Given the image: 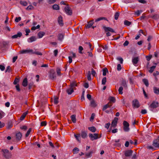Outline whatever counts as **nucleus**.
<instances>
[{
  "mask_svg": "<svg viewBox=\"0 0 159 159\" xmlns=\"http://www.w3.org/2000/svg\"><path fill=\"white\" fill-rule=\"evenodd\" d=\"M159 106V103L158 102L154 101L150 104L149 106L150 110L153 111L155 108L158 107Z\"/></svg>",
  "mask_w": 159,
  "mask_h": 159,
  "instance_id": "f257e3e1",
  "label": "nucleus"
},
{
  "mask_svg": "<svg viewBox=\"0 0 159 159\" xmlns=\"http://www.w3.org/2000/svg\"><path fill=\"white\" fill-rule=\"evenodd\" d=\"M89 136L90 140L92 141L96 140L101 137V136H98V134L97 133H94L93 134H89Z\"/></svg>",
  "mask_w": 159,
  "mask_h": 159,
  "instance_id": "f03ea898",
  "label": "nucleus"
},
{
  "mask_svg": "<svg viewBox=\"0 0 159 159\" xmlns=\"http://www.w3.org/2000/svg\"><path fill=\"white\" fill-rule=\"evenodd\" d=\"M2 152H3V155L6 158H8L10 157L8 150L6 149H3L2 150Z\"/></svg>",
  "mask_w": 159,
  "mask_h": 159,
  "instance_id": "7ed1b4c3",
  "label": "nucleus"
},
{
  "mask_svg": "<svg viewBox=\"0 0 159 159\" xmlns=\"http://www.w3.org/2000/svg\"><path fill=\"white\" fill-rule=\"evenodd\" d=\"M123 124L124 127V131L126 132L128 131L129 130V123L126 121H123Z\"/></svg>",
  "mask_w": 159,
  "mask_h": 159,
  "instance_id": "20e7f679",
  "label": "nucleus"
},
{
  "mask_svg": "<svg viewBox=\"0 0 159 159\" xmlns=\"http://www.w3.org/2000/svg\"><path fill=\"white\" fill-rule=\"evenodd\" d=\"M65 12L68 15H71L72 14V11L71 8L68 6L65 7L64 8Z\"/></svg>",
  "mask_w": 159,
  "mask_h": 159,
  "instance_id": "39448f33",
  "label": "nucleus"
},
{
  "mask_svg": "<svg viewBox=\"0 0 159 159\" xmlns=\"http://www.w3.org/2000/svg\"><path fill=\"white\" fill-rule=\"evenodd\" d=\"M132 105L133 107L135 108H138L140 106L138 101L136 99L133 101Z\"/></svg>",
  "mask_w": 159,
  "mask_h": 159,
  "instance_id": "423d86ee",
  "label": "nucleus"
},
{
  "mask_svg": "<svg viewBox=\"0 0 159 159\" xmlns=\"http://www.w3.org/2000/svg\"><path fill=\"white\" fill-rule=\"evenodd\" d=\"M21 54H25L31 53L33 52V50L31 49H25L21 50L20 52Z\"/></svg>",
  "mask_w": 159,
  "mask_h": 159,
  "instance_id": "0eeeda50",
  "label": "nucleus"
},
{
  "mask_svg": "<svg viewBox=\"0 0 159 159\" xmlns=\"http://www.w3.org/2000/svg\"><path fill=\"white\" fill-rule=\"evenodd\" d=\"M152 145L154 147L159 148V139H157L154 140Z\"/></svg>",
  "mask_w": 159,
  "mask_h": 159,
  "instance_id": "6e6552de",
  "label": "nucleus"
},
{
  "mask_svg": "<svg viewBox=\"0 0 159 159\" xmlns=\"http://www.w3.org/2000/svg\"><path fill=\"white\" fill-rule=\"evenodd\" d=\"M118 119L115 117L114 120L112 121L111 124V126L112 127H115L116 126L117 123Z\"/></svg>",
  "mask_w": 159,
  "mask_h": 159,
  "instance_id": "1a4fd4ad",
  "label": "nucleus"
},
{
  "mask_svg": "<svg viewBox=\"0 0 159 159\" xmlns=\"http://www.w3.org/2000/svg\"><path fill=\"white\" fill-rule=\"evenodd\" d=\"M133 151L131 150H128L125 152V155L126 157H130L131 156Z\"/></svg>",
  "mask_w": 159,
  "mask_h": 159,
  "instance_id": "9d476101",
  "label": "nucleus"
},
{
  "mask_svg": "<svg viewBox=\"0 0 159 159\" xmlns=\"http://www.w3.org/2000/svg\"><path fill=\"white\" fill-rule=\"evenodd\" d=\"M22 35V34L20 32H18L17 34H15L12 36L11 38L13 39H16L18 38H20Z\"/></svg>",
  "mask_w": 159,
  "mask_h": 159,
  "instance_id": "9b49d317",
  "label": "nucleus"
},
{
  "mask_svg": "<svg viewBox=\"0 0 159 159\" xmlns=\"http://www.w3.org/2000/svg\"><path fill=\"white\" fill-rule=\"evenodd\" d=\"M58 21L59 25L62 26L63 25V22L62 17L61 16H59L58 17Z\"/></svg>",
  "mask_w": 159,
  "mask_h": 159,
  "instance_id": "f8f14e48",
  "label": "nucleus"
},
{
  "mask_svg": "<svg viewBox=\"0 0 159 159\" xmlns=\"http://www.w3.org/2000/svg\"><path fill=\"white\" fill-rule=\"evenodd\" d=\"M112 103L111 102H109L103 107L102 108V110L104 111L108 108L112 106Z\"/></svg>",
  "mask_w": 159,
  "mask_h": 159,
  "instance_id": "ddd939ff",
  "label": "nucleus"
},
{
  "mask_svg": "<svg viewBox=\"0 0 159 159\" xmlns=\"http://www.w3.org/2000/svg\"><path fill=\"white\" fill-rule=\"evenodd\" d=\"M93 20H91L89 21L87 25H86V28H89L91 27V26L93 25Z\"/></svg>",
  "mask_w": 159,
  "mask_h": 159,
  "instance_id": "4468645a",
  "label": "nucleus"
},
{
  "mask_svg": "<svg viewBox=\"0 0 159 159\" xmlns=\"http://www.w3.org/2000/svg\"><path fill=\"white\" fill-rule=\"evenodd\" d=\"M139 60V58L138 57H134L132 59V62L134 65H135L136 64Z\"/></svg>",
  "mask_w": 159,
  "mask_h": 159,
  "instance_id": "2eb2a0df",
  "label": "nucleus"
},
{
  "mask_svg": "<svg viewBox=\"0 0 159 159\" xmlns=\"http://www.w3.org/2000/svg\"><path fill=\"white\" fill-rule=\"evenodd\" d=\"M36 40V38L35 36H32L28 39V42L29 43H31L34 41Z\"/></svg>",
  "mask_w": 159,
  "mask_h": 159,
  "instance_id": "dca6fc26",
  "label": "nucleus"
},
{
  "mask_svg": "<svg viewBox=\"0 0 159 159\" xmlns=\"http://www.w3.org/2000/svg\"><path fill=\"white\" fill-rule=\"evenodd\" d=\"M104 29L105 31L107 32L108 31H110L111 32H114V31L111 28L109 27H104Z\"/></svg>",
  "mask_w": 159,
  "mask_h": 159,
  "instance_id": "f3484780",
  "label": "nucleus"
},
{
  "mask_svg": "<svg viewBox=\"0 0 159 159\" xmlns=\"http://www.w3.org/2000/svg\"><path fill=\"white\" fill-rule=\"evenodd\" d=\"M67 93L68 94H71L74 92V89L70 87L66 90Z\"/></svg>",
  "mask_w": 159,
  "mask_h": 159,
  "instance_id": "a211bd4d",
  "label": "nucleus"
},
{
  "mask_svg": "<svg viewBox=\"0 0 159 159\" xmlns=\"http://www.w3.org/2000/svg\"><path fill=\"white\" fill-rule=\"evenodd\" d=\"M22 85L24 87H26L27 85V78H25L23 80Z\"/></svg>",
  "mask_w": 159,
  "mask_h": 159,
  "instance_id": "6ab92c4d",
  "label": "nucleus"
},
{
  "mask_svg": "<svg viewBox=\"0 0 159 159\" xmlns=\"http://www.w3.org/2000/svg\"><path fill=\"white\" fill-rule=\"evenodd\" d=\"M22 137V134L20 132H18L16 134V139L18 140H20Z\"/></svg>",
  "mask_w": 159,
  "mask_h": 159,
  "instance_id": "aec40b11",
  "label": "nucleus"
},
{
  "mask_svg": "<svg viewBox=\"0 0 159 159\" xmlns=\"http://www.w3.org/2000/svg\"><path fill=\"white\" fill-rule=\"evenodd\" d=\"M121 86H122L125 89H126L127 88V85L126 84V82L125 80H123L121 84Z\"/></svg>",
  "mask_w": 159,
  "mask_h": 159,
  "instance_id": "412c9836",
  "label": "nucleus"
},
{
  "mask_svg": "<svg viewBox=\"0 0 159 159\" xmlns=\"http://www.w3.org/2000/svg\"><path fill=\"white\" fill-rule=\"evenodd\" d=\"M45 33L43 32H40L38 34V36L39 38H42L45 34Z\"/></svg>",
  "mask_w": 159,
  "mask_h": 159,
  "instance_id": "4be33fe9",
  "label": "nucleus"
},
{
  "mask_svg": "<svg viewBox=\"0 0 159 159\" xmlns=\"http://www.w3.org/2000/svg\"><path fill=\"white\" fill-rule=\"evenodd\" d=\"M153 90L154 93L157 95H159V88L156 87L153 88Z\"/></svg>",
  "mask_w": 159,
  "mask_h": 159,
  "instance_id": "5701e85b",
  "label": "nucleus"
},
{
  "mask_svg": "<svg viewBox=\"0 0 159 159\" xmlns=\"http://www.w3.org/2000/svg\"><path fill=\"white\" fill-rule=\"evenodd\" d=\"M28 111H27L26 112H25L23 113V114L21 116L20 118V120H24V119L25 118V116H26V115L28 114Z\"/></svg>",
  "mask_w": 159,
  "mask_h": 159,
  "instance_id": "b1692460",
  "label": "nucleus"
},
{
  "mask_svg": "<svg viewBox=\"0 0 159 159\" xmlns=\"http://www.w3.org/2000/svg\"><path fill=\"white\" fill-rule=\"evenodd\" d=\"M88 129L91 132L94 133L96 131V128L94 126H92L88 127Z\"/></svg>",
  "mask_w": 159,
  "mask_h": 159,
  "instance_id": "393cba45",
  "label": "nucleus"
},
{
  "mask_svg": "<svg viewBox=\"0 0 159 159\" xmlns=\"http://www.w3.org/2000/svg\"><path fill=\"white\" fill-rule=\"evenodd\" d=\"M52 7L53 9L57 10H58L60 9L59 5L57 4H54L52 6Z\"/></svg>",
  "mask_w": 159,
  "mask_h": 159,
  "instance_id": "a878e982",
  "label": "nucleus"
},
{
  "mask_svg": "<svg viewBox=\"0 0 159 159\" xmlns=\"http://www.w3.org/2000/svg\"><path fill=\"white\" fill-rule=\"evenodd\" d=\"M20 4L24 6H27L28 5V3L27 2L24 1H21L20 2Z\"/></svg>",
  "mask_w": 159,
  "mask_h": 159,
  "instance_id": "bb28decb",
  "label": "nucleus"
},
{
  "mask_svg": "<svg viewBox=\"0 0 159 159\" xmlns=\"http://www.w3.org/2000/svg\"><path fill=\"white\" fill-rule=\"evenodd\" d=\"M71 118L72 121L74 123H75L76 122V119L75 115H72L71 116Z\"/></svg>",
  "mask_w": 159,
  "mask_h": 159,
  "instance_id": "cd10ccee",
  "label": "nucleus"
},
{
  "mask_svg": "<svg viewBox=\"0 0 159 159\" xmlns=\"http://www.w3.org/2000/svg\"><path fill=\"white\" fill-rule=\"evenodd\" d=\"M81 137L83 138H85L87 136V134L85 131H83L81 133Z\"/></svg>",
  "mask_w": 159,
  "mask_h": 159,
  "instance_id": "c85d7f7f",
  "label": "nucleus"
},
{
  "mask_svg": "<svg viewBox=\"0 0 159 159\" xmlns=\"http://www.w3.org/2000/svg\"><path fill=\"white\" fill-rule=\"evenodd\" d=\"M107 72H108L107 69L106 68H103V75L104 76L106 75Z\"/></svg>",
  "mask_w": 159,
  "mask_h": 159,
  "instance_id": "c756f323",
  "label": "nucleus"
},
{
  "mask_svg": "<svg viewBox=\"0 0 159 159\" xmlns=\"http://www.w3.org/2000/svg\"><path fill=\"white\" fill-rule=\"evenodd\" d=\"M91 73L90 71H89L87 74V79L89 80H91Z\"/></svg>",
  "mask_w": 159,
  "mask_h": 159,
  "instance_id": "7c9ffc66",
  "label": "nucleus"
},
{
  "mask_svg": "<svg viewBox=\"0 0 159 159\" xmlns=\"http://www.w3.org/2000/svg\"><path fill=\"white\" fill-rule=\"evenodd\" d=\"M143 83L145 84L146 86H148L149 85L148 81L146 79H143Z\"/></svg>",
  "mask_w": 159,
  "mask_h": 159,
  "instance_id": "2f4dec72",
  "label": "nucleus"
},
{
  "mask_svg": "<svg viewBox=\"0 0 159 159\" xmlns=\"http://www.w3.org/2000/svg\"><path fill=\"white\" fill-rule=\"evenodd\" d=\"M76 86H77V84H76V83L75 82L71 83L70 84V87L72 88L73 89H74L75 87Z\"/></svg>",
  "mask_w": 159,
  "mask_h": 159,
  "instance_id": "473e14b6",
  "label": "nucleus"
},
{
  "mask_svg": "<svg viewBox=\"0 0 159 159\" xmlns=\"http://www.w3.org/2000/svg\"><path fill=\"white\" fill-rule=\"evenodd\" d=\"M64 35L62 34H59L58 35V39L60 40L61 41L63 39Z\"/></svg>",
  "mask_w": 159,
  "mask_h": 159,
  "instance_id": "72a5a7b5",
  "label": "nucleus"
},
{
  "mask_svg": "<svg viewBox=\"0 0 159 159\" xmlns=\"http://www.w3.org/2000/svg\"><path fill=\"white\" fill-rule=\"evenodd\" d=\"M142 12V10H137L134 12V14L137 16H139Z\"/></svg>",
  "mask_w": 159,
  "mask_h": 159,
  "instance_id": "f704fd0d",
  "label": "nucleus"
},
{
  "mask_svg": "<svg viewBox=\"0 0 159 159\" xmlns=\"http://www.w3.org/2000/svg\"><path fill=\"white\" fill-rule=\"evenodd\" d=\"M156 67V66H153L151 67L150 70L149 71V72L150 73H152Z\"/></svg>",
  "mask_w": 159,
  "mask_h": 159,
  "instance_id": "c9c22d12",
  "label": "nucleus"
},
{
  "mask_svg": "<svg viewBox=\"0 0 159 159\" xmlns=\"http://www.w3.org/2000/svg\"><path fill=\"white\" fill-rule=\"evenodd\" d=\"M91 105L92 107H95L96 106V104L95 102V101L93 100L91 102Z\"/></svg>",
  "mask_w": 159,
  "mask_h": 159,
  "instance_id": "e433bc0d",
  "label": "nucleus"
},
{
  "mask_svg": "<svg viewBox=\"0 0 159 159\" xmlns=\"http://www.w3.org/2000/svg\"><path fill=\"white\" fill-rule=\"evenodd\" d=\"M123 90V87L122 86H120L119 87L118 89L119 93V94H122L123 93L122 90Z\"/></svg>",
  "mask_w": 159,
  "mask_h": 159,
  "instance_id": "4c0bfd02",
  "label": "nucleus"
},
{
  "mask_svg": "<svg viewBox=\"0 0 159 159\" xmlns=\"http://www.w3.org/2000/svg\"><path fill=\"white\" fill-rule=\"evenodd\" d=\"M107 20L106 18L104 17H100L99 18H98L97 19H96L95 20V22H98V21H99L101 20Z\"/></svg>",
  "mask_w": 159,
  "mask_h": 159,
  "instance_id": "58836bf2",
  "label": "nucleus"
},
{
  "mask_svg": "<svg viewBox=\"0 0 159 159\" xmlns=\"http://www.w3.org/2000/svg\"><path fill=\"white\" fill-rule=\"evenodd\" d=\"M131 24V23L130 22L127 20H125L124 22V25L127 26H129Z\"/></svg>",
  "mask_w": 159,
  "mask_h": 159,
  "instance_id": "ea45409f",
  "label": "nucleus"
},
{
  "mask_svg": "<svg viewBox=\"0 0 159 159\" xmlns=\"http://www.w3.org/2000/svg\"><path fill=\"white\" fill-rule=\"evenodd\" d=\"M40 27V26L39 25H37L36 27L33 26L31 28V30H34L36 29H39Z\"/></svg>",
  "mask_w": 159,
  "mask_h": 159,
  "instance_id": "a19ab883",
  "label": "nucleus"
},
{
  "mask_svg": "<svg viewBox=\"0 0 159 159\" xmlns=\"http://www.w3.org/2000/svg\"><path fill=\"white\" fill-rule=\"evenodd\" d=\"M107 81L106 78L105 77L103 78L102 81V84L105 85Z\"/></svg>",
  "mask_w": 159,
  "mask_h": 159,
  "instance_id": "79ce46f5",
  "label": "nucleus"
},
{
  "mask_svg": "<svg viewBox=\"0 0 159 159\" xmlns=\"http://www.w3.org/2000/svg\"><path fill=\"white\" fill-rule=\"evenodd\" d=\"M119 15L120 13L119 12H117L115 13V20H117L118 19Z\"/></svg>",
  "mask_w": 159,
  "mask_h": 159,
  "instance_id": "37998d69",
  "label": "nucleus"
},
{
  "mask_svg": "<svg viewBox=\"0 0 159 159\" xmlns=\"http://www.w3.org/2000/svg\"><path fill=\"white\" fill-rule=\"evenodd\" d=\"M54 102L55 104H57L58 103V98L57 97H54Z\"/></svg>",
  "mask_w": 159,
  "mask_h": 159,
  "instance_id": "c03bdc74",
  "label": "nucleus"
},
{
  "mask_svg": "<svg viewBox=\"0 0 159 159\" xmlns=\"http://www.w3.org/2000/svg\"><path fill=\"white\" fill-rule=\"evenodd\" d=\"M79 151V149L77 148H75L73 150V152L74 154L77 153Z\"/></svg>",
  "mask_w": 159,
  "mask_h": 159,
  "instance_id": "a18cd8bd",
  "label": "nucleus"
},
{
  "mask_svg": "<svg viewBox=\"0 0 159 159\" xmlns=\"http://www.w3.org/2000/svg\"><path fill=\"white\" fill-rule=\"evenodd\" d=\"M34 7L32 5H29L26 8V10H30L34 9Z\"/></svg>",
  "mask_w": 159,
  "mask_h": 159,
  "instance_id": "49530a36",
  "label": "nucleus"
},
{
  "mask_svg": "<svg viewBox=\"0 0 159 159\" xmlns=\"http://www.w3.org/2000/svg\"><path fill=\"white\" fill-rule=\"evenodd\" d=\"M93 152L92 151L90 152L87 153L85 154V155L88 157H91V154L93 153Z\"/></svg>",
  "mask_w": 159,
  "mask_h": 159,
  "instance_id": "de8ad7c7",
  "label": "nucleus"
},
{
  "mask_svg": "<svg viewBox=\"0 0 159 159\" xmlns=\"http://www.w3.org/2000/svg\"><path fill=\"white\" fill-rule=\"evenodd\" d=\"M31 128H29L25 134L26 137H27L29 136V134H30V133L31 131Z\"/></svg>",
  "mask_w": 159,
  "mask_h": 159,
  "instance_id": "09e8293b",
  "label": "nucleus"
},
{
  "mask_svg": "<svg viewBox=\"0 0 159 159\" xmlns=\"http://www.w3.org/2000/svg\"><path fill=\"white\" fill-rule=\"evenodd\" d=\"M32 54H37V55H42V53L40 52H33H33H32Z\"/></svg>",
  "mask_w": 159,
  "mask_h": 159,
  "instance_id": "8fccbe9b",
  "label": "nucleus"
},
{
  "mask_svg": "<svg viewBox=\"0 0 159 159\" xmlns=\"http://www.w3.org/2000/svg\"><path fill=\"white\" fill-rule=\"evenodd\" d=\"M116 59L120 61L121 64H122L123 63V58L121 57H118Z\"/></svg>",
  "mask_w": 159,
  "mask_h": 159,
  "instance_id": "3c124183",
  "label": "nucleus"
},
{
  "mask_svg": "<svg viewBox=\"0 0 159 159\" xmlns=\"http://www.w3.org/2000/svg\"><path fill=\"white\" fill-rule=\"evenodd\" d=\"M56 0H47L49 4H52L56 2Z\"/></svg>",
  "mask_w": 159,
  "mask_h": 159,
  "instance_id": "603ef678",
  "label": "nucleus"
},
{
  "mask_svg": "<svg viewBox=\"0 0 159 159\" xmlns=\"http://www.w3.org/2000/svg\"><path fill=\"white\" fill-rule=\"evenodd\" d=\"M85 43L86 44L87 46H88L91 50H92V49L91 48V44L89 42H86Z\"/></svg>",
  "mask_w": 159,
  "mask_h": 159,
  "instance_id": "864d4df0",
  "label": "nucleus"
},
{
  "mask_svg": "<svg viewBox=\"0 0 159 159\" xmlns=\"http://www.w3.org/2000/svg\"><path fill=\"white\" fill-rule=\"evenodd\" d=\"M110 100L111 102H115L116 99L115 98L111 97L110 98Z\"/></svg>",
  "mask_w": 159,
  "mask_h": 159,
  "instance_id": "5fc2aeb1",
  "label": "nucleus"
},
{
  "mask_svg": "<svg viewBox=\"0 0 159 159\" xmlns=\"http://www.w3.org/2000/svg\"><path fill=\"white\" fill-rule=\"evenodd\" d=\"M152 57V55H150L149 56H147L146 57L147 59V60L148 61H149L151 59Z\"/></svg>",
  "mask_w": 159,
  "mask_h": 159,
  "instance_id": "6e6d98bb",
  "label": "nucleus"
},
{
  "mask_svg": "<svg viewBox=\"0 0 159 159\" xmlns=\"http://www.w3.org/2000/svg\"><path fill=\"white\" fill-rule=\"evenodd\" d=\"M56 71L57 75H61V69L59 68H57V69Z\"/></svg>",
  "mask_w": 159,
  "mask_h": 159,
  "instance_id": "4d7b16f0",
  "label": "nucleus"
},
{
  "mask_svg": "<svg viewBox=\"0 0 159 159\" xmlns=\"http://www.w3.org/2000/svg\"><path fill=\"white\" fill-rule=\"evenodd\" d=\"M83 48L81 46H80L79 48V52L80 53H82V51L83 50Z\"/></svg>",
  "mask_w": 159,
  "mask_h": 159,
  "instance_id": "13d9d810",
  "label": "nucleus"
},
{
  "mask_svg": "<svg viewBox=\"0 0 159 159\" xmlns=\"http://www.w3.org/2000/svg\"><path fill=\"white\" fill-rule=\"evenodd\" d=\"M121 69V66L120 64H118L117 66V70L120 71Z\"/></svg>",
  "mask_w": 159,
  "mask_h": 159,
  "instance_id": "bf43d9fd",
  "label": "nucleus"
},
{
  "mask_svg": "<svg viewBox=\"0 0 159 159\" xmlns=\"http://www.w3.org/2000/svg\"><path fill=\"white\" fill-rule=\"evenodd\" d=\"M21 20V18L20 17H16L15 20V21L16 22H18L19 21H20Z\"/></svg>",
  "mask_w": 159,
  "mask_h": 159,
  "instance_id": "052dcab7",
  "label": "nucleus"
},
{
  "mask_svg": "<svg viewBox=\"0 0 159 159\" xmlns=\"http://www.w3.org/2000/svg\"><path fill=\"white\" fill-rule=\"evenodd\" d=\"M74 136L76 138L77 140L78 141H79V138L80 137V134L76 135L75 134H74Z\"/></svg>",
  "mask_w": 159,
  "mask_h": 159,
  "instance_id": "680f3d73",
  "label": "nucleus"
},
{
  "mask_svg": "<svg viewBox=\"0 0 159 159\" xmlns=\"http://www.w3.org/2000/svg\"><path fill=\"white\" fill-rule=\"evenodd\" d=\"M91 73L92 75H93L94 76L96 74V73L95 71L93 70V69L92 68L91 69Z\"/></svg>",
  "mask_w": 159,
  "mask_h": 159,
  "instance_id": "e2e57ef3",
  "label": "nucleus"
},
{
  "mask_svg": "<svg viewBox=\"0 0 159 159\" xmlns=\"http://www.w3.org/2000/svg\"><path fill=\"white\" fill-rule=\"evenodd\" d=\"M25 32H26V34H25V35L26 36H27L29 34V33H30V30L29 29H26L25 30Z\"/></svg>",
  "mask_w": 159,
  "mask_h": 159,
  "instance_id": "0e129e2a",
  "label": "nucleus"
},
{
  "mask_svg": "<svg viewBox=\"0 0 159 159\" xmlns=\"http://www.w3.org/2000/svg\"><path fill=\"white\" fill-rule=\"evenodd\" d=\"M20 129L24 130H26L27 129V126L25 125L22 126L20 127Z\"/></svg>",
  "mask_w": 159,
  "mask_h": 159,
  "instance_id": "69168bd1",
  "label": "nucleus"
},
{
  "mask_svg": "<svg viewBox=\"0 0 159 159\" xmlns=\"http://www.w3.org/2000/svg\"><path fill=\"white\" fill-rule=\"evenodd\" d=\"M159 74V72L158 71H156V72L153 73V75L155 76L156 77L157 75Z\"/></svg>",
  "mask_w": 159,
  "mask_h": 159,
  "instance_id": "338daca9",
  "label": "nucleus"
},
{
  "mask_svg": "<svg viewBox=\"0 0 159 159\" xmlns=\"http://www.w3.org/2000/svg\"><path fill=\"white\" fill-rule=\"evenodd\" d=\"M19 81V80L18 79H16L14 80L13 84H16Z\"/></svg>",
  "mask_w": 159,
  "mask_h": 159,
  "instance_id": "774afa93",
  "label": "nucleus"
}]
</instances>
